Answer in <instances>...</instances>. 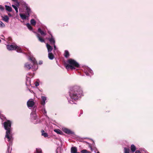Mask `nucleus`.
Segmentation results:
<instances>
[{
  "instance_id": "obj_1",
  "label": "nucleus",
  "mask_w": 153,
  "mask_h": 153,
  "mask_svg": "<svg viewBox=\"0 0 153 153\" xmlns=\"http://www.w3.org/2000/svg\"><path fill=\"white\" fill-rule=\"evenodd\" d=\"M82 91L80 87L76 86L70 92V100H68L69 103L73 104L75 103L76 100L82 95Z\"/></svg>"
},
{
  "instance_id": "obj_2",
  "label": "nucleus",
  "mask_w": 153,
  "mask_h": 153,
  "mask_svg": "<svg viewBox=\"0 0 153 153\" xmlns=\"http://www.w3.org/2000/svg\"><path fill=\"white\" fill-rule=\"evenodd\" d=\"M4 128L7 130L5 137L8 139V141L10 142L12 139V136L10 135L11 122L9 120L4 122Z\"/></svg>"
},
{
  "instance_id": "obj_3",
  "label": "nucleus",
  "mask_w": 153,
  "mask_h": 153,
  "mask_svg": "<svg viewBox=\"0 0 153 153\" xmlns=\"http://www.w3.org/2000/svg\"><path fill=\"white\" fill-rule=\"evenodd\" d=\"M68 62L69 64H67L65 65L66 68L68 70L69 68L72 70L75 69L74 67H78L79 66V64L74 59H70L68 60Z\"/></svg>"
},
{
  "instance_id": "obj_4",
  "label": "nucleus",
  "mask_w": 153,
  "mask_h": 153,
  "mask_svg": "<svg viewBox=\"0 0 153 153\" xmlns=\"http://www.w3.org/2000/svg\"><path fill=\"white\" fill-rule=\"evenodd\" d=\"M7 49L9 51L16 50L18 52H21L22 51L21 48L16 45H7Z\"/></svg>"
},
{
  "instance_id": "obj_5",
  "label": "nucleus",
  "mask_w": 153,
  "mask_h": 153,
  "mask_svg": "<svg viewBox=\"0 0 153 153\" xmlns=\"http://www.w3.org/2000/svg\"><path fill=\"white\" fill-rule=\"evenodd\" d=\"M32 118L34 120L33 122L34 124H37L39 122V120L37 118L36 115V114L31 113V114Z\"/></svg>"
},
{
  "instance_id": "obj_6",
  "label": "nucleus",
  "mask_w": 153,
  "mask_h": 153,
  "mask_svg": "<svg viewBox=\"0 0 153 153\" xmlns=\"http://www.w3.org/2000/svg\"><path fill=\"white\" fill-rule=\"evenodd\" d=\"M35 104V102L32 99H30L27 102L28 107H32Z\"/></svg>"
},
{
  "instance_id": "obj_7",
  "label": "nucleus",
  "mask_w": 153,
  "mask_h": 153,
  "mask_svg": "<svg viewBox=\"0 0 153 153\" xmlns=\"http://www.w3.org/2000/svg\"><path fill=\"white\" fill-rule=\"evenodd\" d=\"M62 130L64 132L68 134H72L74 133L73 131L66 128H63Z\"/></svg>"
},
{
  "instance_id": "obj_8",
  "label": "nucleus",
  "mask_w": 153,
  "mask_h": 153,
  "mask_svg": "<svg viewBox=\"0 0 153 153\" xmlns=\"http://www.w3.org/2000/svg\"><path fill=\"white\" fill-rule=\"evenodd\" d=\"M29 13H26V14H20V16L22 19H26L27 17H29Z\"/></svg>"
},
{
  "instance_id": "obj_9",
  "label": "nucleus",
  "mask_w": 153,
  "mask_h": 153,
  "mask_svg": "<svg viewBox=\"0 0 153 153\" xmlns=\"http://www.w3.org/2000/svg\"><path fill=\"white\" fill-rule=\"evenodd\" d=\"M46 47L48 49V53L51 52L53 50V47L48 44H46Z\"/></svg>"
},
{
  "instance_id": "obj_10",
  "label": "nucleus",
  "mask_w": 153,
  "mask_h": 153,
  "mask_svg": "<svg viewBox=\"0 0 153 153\" xmlns=\"http://www.w3.org/2000/svg\"><path fill=\"white\" fill-rule=\"evenodd\" d=\"M51 36V38H49L48 39L49 41H50L51 44H54L55 43V41L53 37L52 36L51 34L49 32H48Z\"/></svg>"
},
{
  "instance_id": "obj_11",
  "label": "nucleus",
  "mask_w": 153,
  "mask_h": 153,
  "mask_svg": "<svg viewBox=\"0 0 153 153\" xmlns=\"http://www.w3.org/2000/svg\"><path fill=\"white\" fill-rule=\"evenodd\" d=\"M77 150L76 147H73L71 148V153H77Z\"/></svg>"
},
{
  "instance_id": "obj_12",
  "label": "nucleus",
  "mask_w": 153,
  "mask_h": 153,
  "mask_svg": "<svg viewBox=\"0 0 153 153\" xmlns=\"http://www.w3.org/2000/svg\"><path fill=\"white\" fill-rule=\"evenodd\" d=\"M1 17L2 20H3L5 22H8V20L9 19L7 16L5 15L4 16H2Z\"/></svg>"
},
{
  "instance_id": "obj_13",
  "label": "nucleus",
  "mask_w": 153,
  "mask_h": 153,
  "mask_svg": "<svg viewBox=\"0 0 153 153\" xmlns=\"http://www.w3.org/2000/svg\"><path fill=\"white\" fill-rule=\"evenodd\" d=\"M48 57L51 60L53 59L54 56L51 52L48 53Z\"/></svg>"
},
{
  "instance_id": "obj_14",
  "label": "nucleus",
  "mask_w": 153,
  "mask_h": 153,
  "mask_svg": "<svg viewBox=\"0 0 153 153\" xmlns=\"http://www.w3.org/2000/svg\"><path fill=\"white\" fill-rule=\"evenodd\" d=\"M29 59L33 63V65H36V62L35 60V59L33 58H29Z\"/></svg>"
},
{
  "instance_id": "obj_15",
  "label": "nucleus",
  "mask_w": 153,
  "mask_h": 153,
  "mask_svg": "<svg viewBox=\"0 0 153 153\" xmlns=\"http://www.w3.org/2000/svg\"><path fill=\"white\" fill-rule=\"evenodd\" d=\"M32 66V65H31L30 64L28 63H26L25 65V67L29 69H30L31 68Z\"/></svg>"
},
{
  "instance_id": "obj_16",
  "label": "nucleus",
  "mask_w": 153,
  "mask_h": 153,
  "mask_svg": "<svg viewBox=\"0 0 153 153\" xmlns=\"http://www.w3.org/2000/svg\"><path fill=\"white\" fill-rule=\"evenodd\" d=\"M5 7L6 9L9 12L12 11V8L11 7H10V6H7V5H5Z\"/></svg>"
},
{
  "instance_id": "obj_17",
  "label": "nucleus",
  "mask_w": 153,
  "mask_h": 153,
  "mask_svg": "<svg viewBox=\"0 0 153 153\" xmlns=\"http://www.w3.org/2000/svg\"><path fill=\"white\" fill-rule=\"evenodd\" d=\"M38 31L42 36H45L46 35V33L42 31L40 28L38 29Z\"/></svg>"
},
{
  "instance_id": "obj_18",
  "label": "nucleus",
  "mask_w": 153,
  "mask_h": 153,
  "mask_svg": "<svg viewBox=\"0 0 153 153\" xmlns=\"http://www.w3.org/2000/svg\"><path fill=\"white\" fill-rule=\"evenodd\" d=\"M42 105H44L45 104V101L46 100V98L44 96H42Z\"/></svg>"
},
{
  "instance_id": "obj_19",
  "label": "nucleus",
  "mask_w": 153,
  "mask_h": 153,
  "mask_svg": "<svg viewBox=\"0 0 153 153\" xmlns=\"http://www.w3.org/2000/svg\"><path fill=\"white\" fill-rule=\"evenodd\" d=\"M37 36L39 40L42 42H45V40L42 38H41L39 34H37Z\"/></svg>"
},
{
  "instance_id": "obj_20",
  "label": "nucleus",
  "mask_w": 153,
  "mask_h": 153,
  "mask_svg": "<svg viewBox=\"0 0 153 153\" xmlns=\"http://www.w3.org/2000/svg\"><path fill=\"white\" fill-rule=\"evenodd\" d=\"M54 131L58 134H62V132L59 129H55L54 130Z\"/></svg>"
},
{
  "instance_id": "obj_21",
  "label": "nucleus",
  "mask_w": 153,
  "mask_h": 153,
  "mask_svg": "<svg viewBox=\"0 0 153 153\" xmlns=\"http://www.w3.org/2000/svg\"><path fill=\"white\" fill-rule=\"evenodd\" d=\"M136 149L135 146L134 145H132L131 146V151L134 152Z\"/></svg>"
},
{
  "instance_id": "obj_22",
  "label": "nucleus",
  "mask_w": 153,
  "mask_h": 153,
  "mask_svg": "<svg viewBox=\"0 0 153 153\" xmlns=\"http://www.w3.org/2000/svg\"><path fill=\"white\" fill-rule=\"evenodd\" d=\"M31 24L33 25H35L36 24V22L34 19H32L30 20Z\"/></svg>"
},
{
  "instance_id": "obj_23",
  "label": "nucleus",
  "mask_w": 153,
  "mask_h": 153,
  "mask_svg": "<svg viewBox=\"0 0 153 153\" xmlns=\"http://www.w3.org/2000/svg\"><path fill=\"white\" fill-rule=\"evenodd\" d=\"M130 149H129L126 148H124V153H129Z\"/></svg>"
},
{
  "instance_id": "obj_24",
  "label": "nucleus",
  "mask_w": 153,
  "mask_h": 153,
  "mask_svg": "<svg viewBox=\"0 0 153 153\" xmlns=\"http://www.w3.org/2000/svg\"><path fill=\"white\" fill-rule=\"evenodd\" d=\"M69 56V54L68 51H65V53L64 56H65L67 58L68 57V56Z\"/></svg>"
},
{
  "instance_id": "obj_25",
  "label": "nucleus",
  "mask_w": 153,
  "mask_h": 153,
  "mask_svg": "<svg viewBox=\"0 0 153 153\" xmlns=\"http://www.w3.org/2000/svg\"><path fill=\"white\" fill-rule=\"evenodd\" d=\"M42 136H44L45 137H47L48 136V134L47 133L44 132V131L43 130L42 131Z\"/></svg>"
},
{
  "instance_id": "obj_26",
  "label": "nucleus",
  "mask_w": 153,
  "mask_h": 153,
  "mask_svg": "<svg viewBox=\"0 0 153 153\" xmlns=\"http://www.w3.org/2000/svg\"><path fill=\"white\" fill-rule=\"evenodd\" d=\"M5 26V24H4L2 21H0V27L1 28H3Z\"/></svg>"
},
{
  "instance_id": "obj_27",
  "label": "nucleus",
  "mask_w": 153,
  "mask_h": 153,
  "mask_svg": "<svg viewBox=\"0 0 153 153\" xmlns=\"http://www.w3.org/2000/svg\"><path fill=\"white\" fill-rule=\"evenodd\" d=\"M82 153H91L90 152H89L85 149L82 150L81 151Z\"/></svg>"
},
{
  "instance_id": "obj_28",
  "label": "nucleus",
  "mask_w": 153,
  "mask_h": 153,
  "mask_svg": "<svg viewBox=\"0 0 153 153\" xmlns=\"http://www.w3.org/2000/svg\"><path fill=\"white\" fill-rule=\"evenodd\" d=\"M26 26L27 28H28L30 30H32V27L30 25L29 23H27L26 24Z\"/></svg>"
},
{
  "instance_id": "obj_29",
  "label": "nucleus",
  "mask_w": 153,
  "mask_h": 153,
  "mask_svg": "<svg viewBox=\"0 0 153 153\" xmlns=\"http://www.w3.org/2000/svg\"><path fill=\"white\" fill-rule=\"evenodd\" d=\"M12 7L15 9L16 13H17L18 12V9L17 7L14 5H12Z\"/></svg>"
},
{
  "instance_id": "obj_30",
  "label": "nucleus",
  "mask_w": 153,
  "mask_h": 153,
  "mask_svg": "<svg viewBox=\"0 0 153 153\" xmlns=\"http://www.w3.org/2000/svg\"><path fill=\"white\" fill-rule=\"evenodd\" d=\"M36 153H41L42 152V150L40 149H36Z\"/></svg>"
},
{
  "instance_id": "obj_31",
  "label": "nucleus",
  "mask_w": 153,
  "mask_h": 153,
  "mask_svg": "<svg viewBox=\"0 0 153 153\" xmlns=\"http://www.w3.org/2000/svg\"><path fill=\"white\" fill-rule=\"evenodd\" d=\"M26 10H27V13H29V14L30 11V9L29 7H27L26 8Z\"/></svg>"
},
{
  "instance_id": "obj_32",
  "label": "nucleus",
  "mask_w": 153,
  "mask_h": 153,
  "mask_svg": "<svg viewBox=\"0 0 153 153\" xmlns=\"http://www.w3.org/2000/svg\"><path fill=\"white\" fill-rule=\"evenodd\" d=\"M87 69L88 72H89L91 74H93L92 71L89 68H87Z\"/></svg>"
},
{
  "instance_id": "obj_33",
  "label": "nucleus",
  "mask_w": 153,
  "mask_h": 153,
  "mask_svg": "<svg viewBox=\"0 0 153 153\" xmlns=\"http://www.w3.org/2000/svg\"><path fill=\"white\" fill-rule=\"evenodd\" d=\"M0 10L3 11L4 10V7L1 5H0Z\"/></svg>"
},
{
  "instance_id": "obj_34",
  "label": "nucleus",
  "mask_w": 153,
  "mask_h": 153,
  "mask_svg": "<svg viewBox=\"0 0 153 153\" xmlns=\"http://www.w3.org/2000/svg\"><path fill=\"white\" fill-rule=\"evenodd\" d=\"M43 114H44L45 116H47V112L46 111V110L44 109L43 111Z\"/></svg>"
},
{
  "instance_id": "obj_35",
  "label": "nucleus",
  "mask_w": 153,
  "mask_h": 153,
  "mask_svg": "<svg viewBox=\"0 0 153 153\" xmlns=\"http://www.w3.org/2000/svg\"><path fill=\"white\" fill-rule=\"evenodd\" d=\"M35 85L36 86H37L39 85V82H36L35 83Z\"/></svg>"
},
{
  "instance_id": "obj_36",
  "label": "nucleus",
  "mask_w": 153,
  "mask_h": 153,
  "mask_svg": "<svg viewBox=\"0 0 153 153\" xmlns=\"http://www.w3.org/2000/svg\"><path fill=\"white\" fill-rule=\"evenodd\" d=\"M85 73L86 74V75H87V76H89V75H90V74H89L87 72V71H86V70H85Z\"/></svg>"
},
{
  "instance_id": "obj_37",
  "label": "nucleus",
  "mask_w": 153,
  "mask_h": 153,
  "mask_svg": "<svg viewBox=\"0 0 153 153\" xmlns=\"http://www.w3.org/2000/svg\"><path fill=\"white\" fill-rule=\"evenodd\" d=\"M54 45V50H56V47L55 45V44H53Z\"/></svg>"
},
{
  "instance_id": "obj_38",
  "label": "nucleus",
  "mask_w": 153,
  "mask_h": 153,
  "mask_svg": "<svg viewBox=\"0 0 153 153\" xmlns=\"http://www.w3.org/2000/svg\"><path fill=\"white\" fill-rule=\"evenodd\" d=\"M135 153H141L140 151H137L136 152H135Z\"/></svg>"
},
{
  "instance_id": "obj_39",
  "label": "nucleus",
  "mask_w": 153,
  "mask_h": 153,
  "mask_svg": "<svg viewBox=\"0 0 153 153\" xmlns=\"http://www.w3.org/2000/svg\"><path fill=\"white\" fill-rule=\"evenodd\" d=\"M42 61H40L39 62V64H42Z\"/></svg>"
},
{
  "instance_id": "obj_40",
  "label": "nucleus",
  "mask_w": 153,
  "mask_h": 153,
  "mask_svg": "<svg viewBox=\"0 0 153 153\" xmlns=\"http://www.w3.org/2000/svg\"><path fill=\"white\" fill-rule=\"evenodd\" d=\"M89 147H90V148H91V151H92L93 150V149H92V147L90 146H89Z\"/></svg>"
},
{
  "instance_id": "obj_41",
  "label": "nucleus",
  "mask_w": 153,
  "mask_h": 153,
  "mask_svg": "<svg viewBox=\"0 0 153 153\" xmlns=\"http://www.w3.org/2000/svg\"><path fill=\"white\" fill-rule=\"evenodd\" d=\"M8 15L10 16H11V15L10 13H8Z\"/></svg>"
},
{
  "instance_id": "obj_42",
  "label": "nucleus",
  "mask_w": 153,
  "mask_h": 153,
  "mask_svg": "<svg viewBox=\"0 0 153 153\" xmlns=\"http://www.w3.org/2000/svg\"><path fill=\"white\" fill-rule=\"evenodd\" d=\"M13 1H16V0H12Z\"/></svg>"
},
{
  "instance_id": "obj_43",
  "label": "nucleus",
  "mask_w": 153,
  "mask_h": 153,
  "mask_svg": "<svg viewBox=\"0 0 153 153\" xmlns=\"http://www.w3.org/2000/svg\"><path fill=\"white\" fill-rule=\"evenodd\" d=\"M97 153H100V152H97Z\"/></svg>"
},
{
  "instance_id": "obj_44",
  "label": "nucleus",
  "mask_w": 153,
  "mask_h": 153,
  "mask_svg": "<svg viewBox=\"0 0 153 153\" xmlns=\"http://www.w3.org/2000/svg\"><path fill=\"white\" fill-rule=\"evenodd\" d=\"M1 39H0V42H1Z\"/></svg>"
},
{
  "instance_id": "obj_45",
  "label": "nucleus",
  "mask_w": 153,
  "mask_h": 153,
  "mask_svg": "<svg viewBox=\"0 0 153 153\" xmlns=\"http://www.w3.org/2000/svg\"><path fill=\"white\" fill-rule=\"evenodd\" d=\"M56 153H57V152H56Z\"/></svg>"
}]
</instances>
